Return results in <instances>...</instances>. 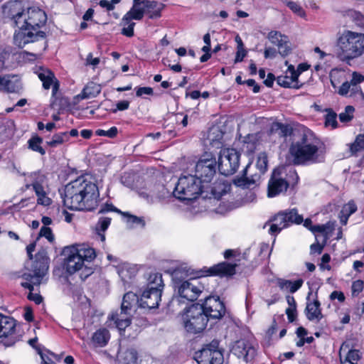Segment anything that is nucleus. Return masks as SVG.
I'll list each match as a JSON object with an SVG mask.
<instances>
[{
  "label": "nucleus",
  "instance_id": "1",
  "mask_svg": "<svg viewBox=\"0 0 364 364\" xmlns=\"http://www.w3.org/2000/svg\"><path fill=\"white\" fill-rule=\"evenodd\" d=\"M235 267L236 264L221 262L196 272L186 267H178L172 273L174 289L181 299L193 301L206 290L205 276H231L235 274Z\"/></svg>",
  "mask_w": 364,
  "mask_h": 364
},
{
  "label": "nucleus",
  "instance_id": "2",
  "mask_svg": "<svg viewBox=\"0 0 364 364\" xmlns=\"http://www.w3.org/2000/svg\"><path fill=\"white\" fill-rule=\"evenodd\" d=\"M98 198L96 184L81 176L66 185L63 203L70 210H92L97 207Z\"/></svg>",
  "mask_w": 364,
  "mask_h": 364
},
{
  "label": "nucleus",
  "instance_id": "3",
  "mask_svg": "<svg viewBox=\"0 0 364 364\" xmlns=\"http://www.w3.org/2000/svg\"><path fill=\"white\" fill-rule=\"evenodd\" d=\"M47 21L46 12L41 9L28 8L22 18L18 31L14 35V43L20 48L26 44L45 39L46 34L43 31H37L42 27Z\"/></svg>",
  "mask_w": 364,
  "mask_h": 364
},
{
  "label": "nucleus",
  "instance_id": "4",
  "mask_svg": "<svg viewBox=\"0 0 364 364\" xmlns=\"http://www.w3.org/2000/svg\"><path fill=\"white\" fill-rule=\"evenodd\" d=\"M289 153L294 159H314L323 158L326 153L325 144L312 133L304 134L299 140L292 142Z\"/></svg>",
  "mask_w": 364,
  "mask_h": 364
},
{
  "label": "nucleus",
  "instance_id": "5",
  "mask_svg": "<svg viewBox=\"0 0 364 364\" xmlns=\"http://www.w3.org/2000/svg\"><path fill=\"white\" fill-rule=\"evenodd\" d=\"M309 161H292L293 164L289 163L274 168L268 183L267 196L269 198L275 197L286 191L290 183L287 180V177L292 178V182L296 183L299 176L294 168V166L306 165Z\"/></svg>",
  "mask_w": 364,
  "mask_h": 364
},
{
  "label": "nucleus",
  "instance_id": "6",
  "mask_svg": "<svg viewBox=\"0 0 364 364\" xmlns=\"http://www.w3.org/2000/svg\"><path fill=\"white\" fill-rule=\"evenodd\" d=\"M338 56L343 60H350L364 53V33L345 30L337 41Z\"/></svg>",
  "mask_w": 364,
  "mask_h": 364
},
{
  "label": "nucleus",
  "instance_id": "7",
  "mask_svg": "<svg viewBox=\"0 0 364 364\" xmlns=\"http://www.w3.org/2000/svg\"><path fill=\"white\" fill-rule=\"evenodd\" d=\"M48 269L49 258L47 252L45 250H41L36 253L31 264H27L26 272L22 276L26 282H22L21 286L29 289L30 291H33V286H38L43 282Z\"/></svg>",
  "mask_w": 364,
  "mask_h": 364
},
{
  "label": "nucleus",
  "instance_id": "8",
  "mask_svg": "<svg viewBox=\"0 0 364 364\" xmlns=\"http://www.w3.org/2000/svg\"><path fill=\"white\" fill-rule=\"evenodd\" d=\"M203 188L201 180L196 176H183L179 178L173 194L181 201H192L200 195Z\"/></svg>",
  "mask_w": 364,
  "mask_h": 364
},
{
  "label": "nucleus",
  "instance_id": "9",
  "mask_svg": "<svg viewBox=\"0 0 364 364\" xmlns=\"http://www.w3.org/2000/svg\"><path fill=\"white\" fill-rule=\"evenodd\" d=\"M223 133L220 132L215 139L205 144L202 156L199 159H240V152L232 147H226L223 144Z\"/></svg>",
  "mask_w": 364,
  "mask_h": 364
},
{
  "label": "nucleus",
  "instance_id": "10",
  "mask_svg": "<svg viewBox=\"0 0 364 364\" xmlns=\"http://www.w3.org/2000/svg\"><path fill=\"white\" fill-rule=\"evenodd\" d=\"M181 320L185 330L191 333L203 331L208 323L206 314L199 304H195L185 309L181 314Z\"/></svg>",
  "mask_w": 364,
  "mask_h": 364
},
{
  "label": "nucleus",
  "instance_id": "11",
  "mask_svg": "<svg viewBox=\"0 0 364 364\" xmlns=\"http://www.w3.org/2000/svg\"><path fill=\"white\" fill-rule=\"evenodd\" d=\"M163 289L162 275L159 273L151 274L147 289L144 291L139 299L140 306L150 309L158 307Z\"/></svg>",
  "mask_w": 364,
  "mask_h": 364
},
{
  "label": "nucleus",
  "instance_id": "12",
  "mask_svg": "<svg viewBox=\"0 0 364 364\" xmlns=\"http://www.w3.org/2000/svg\"><path fill=\"white\" fill-rule=\"evenodd\" d=\"M272 222L269 232L272 235H277L282 230L287 228L292 223L300 224L303 222V218L299 215L296 209L282 211L275 215L267 224Z\"/></svg>",
  "mask_w": 364,
  "mask_h": 364
},
{
  "label": "nucleus",
  "instance_id": "13",
  "mask_svg": "<svg viewBox=\"0 0 364 364\" xmlns=\"http://www.w3.org/2000/svg\"><path fill=\"white\" fill-rule=\"evenodd\" d=\"M252 164V161L249 162L244 169L243 172L245 176L237 178L234 180L235 186L242 188H252L258 185L261 176L264 174L267 169V161H256L255 167L258 171L247 176Z\"/></svg>",
  "mask_w": 364,
  "mask_h": 364
},
{
  "label": "nucleus",
  "instance_id": "14",
  "mask_svg": "<svg viewBox=\"0 0 364 364\" xmlns=\"http://www.w3.org/2000/svg\"><path fill=\"white\" fill-rule=\"evenodd\" d=\"M0 338H9L7 346H12L20 340L21 334L16 328V321L9 316L1 314L0 316Z\"/></svg>",
  "mask_w": 364,
  "mask_h": 364
},
{
  "label": "nucleus",
  "instance_id": "15",
  "mask_svg": "<svg viewBox=\"0 0 364 364\" xmlns=\"http://www.w3.org/2000/svg\"><path fill=\"white\" fill-rule=\"evenodd\" d=\"M198 364H223V356L218 350V342L213 341L203 348L198 356Z\"/></svg>",
  "mask_w": 364,
  "mask_h": 364
},
{
  "label": "nucleus",
  "instance_id": "16",
  "mask_svg": "<svg viewBox=\"0 0 364 364\" xmlns=\"http://www.w3.org/2000/svg\"><path fill=\"white\" fill-rule=\"evenodd\" d=\"M200 305L206 314L208 320L209 318L219 319L225 312V306L218 297L208 296L205 298L203 304Z\"/></svg>",
  "mask_w": 364,
  "mask_h": 364
},
{
  "label": "nucleus",
  "instance_id": "17",
  "mask_svg": "<svg viewBox=\"0 0 364 364\" xmlns=\"http://www.w3.org/2000/svg\"><path fill=\"white\" fill-rule=\"evenodd\" d=\"M3 14L14 21L15 26L19 27L22 23V18L24 16V10L21 1L14 0L9 1L2 6Z\"/></svg>",
  "mask_w": 364,
  "mask_h": 364
},
{
  "label": "nucleus",
  "instance_id": "18",
  "mask_svg": "<svg viewBox=\"0 0 364 364\" xmlns=\"http://www.w3.org/2000/svg\"><path fill=\"white\" fill-rule=\"evenodd\" d=\"M217 161H198L195 166V175L201 183L211 181L216 172Z\"/></svg>",
  "mask_w": 364,
  "mask_h": 364
},
{
  "label": "nucleus",
  "instance_id": "19",
  "mask_svg": "<svg viewBox=\"0 0 364 364\" xmlns=\"http://www.w3.org/2000/svg\"><path fill=\"white\" fill-rule=\"evenodd\" d=\"M36 74L42 82L43 88L46 90L52 88L53 95H55L57 91L60 90V82L55 77V73L48 68L40 67Z\"/></svg>",
  "mask_w": 364,
  "mask_h": 364
},
{
  "label": "nucleus",
  "instance_id": "20",
  "mask_svg": "<svg viewBox=\"0 0 364 364\" xmlns=\"http://www.w3.org/2000/svg\"><path fill=\"white\" fill-rule=\"evenodd\" d=\"M232 350L238 358H242L247 363L252 360L256 355L255 348L246 340L236 341Z\"/></svg>",
  "mask_w": 364,
  "mask_h": 364
},
{
  "label": "nucleus",
  "instance_id": "21",
  "mask_svg": "<svg viewBox=\"0 0 364 364\" xmlns=\"http://www.w3.org/2000/svg\"><path fill=\"white\" fill-rule=\"evenodd\" d=\"M268 38L272 44L278 47V52L282 57L289 55L291 52L288 37L279 31H272L268 34Z\"/></svg>",
  "mask_w": 364,
  "mask_h": 364
},
{
  "label": "nucleus",
  "instance_id": "22",
  "mask_svg": "<svg viewBox=\"0 0 364 364\" xmlns=\"http://www.w3.org/2000/svg\"><path fill=\"white\" fill-rule=\"evenodd\" d=\"M63 252L66 256L65 268L67 272L72 274L82 270V267L85 266L84 260L80 257L78 255L73 252V251L70 250V247H65Z\"/></svg>",
  "mask_w": 364,
  "mask_h": 364
},
{
  "label": "nucleus",
  "instance_id": "23",
  "mask_svg": "<svg viewBox=\"0 0 364 364\" xmlns=\"http://www.w3.org/2000/svg\"><path fill=\"white\" fill-rule=\"evenodd\" d=\"M339 358L341 364L346 363L357 364V362L361 358V354L358 350L350 349L349 345L345 342L340 348Z\"/></svg>",
  "mask_w": 364,
  "mask_h": 364
},
{
  "label": "nucleus",
  "instance_id": "24",
  "mask_svg": "<svg viewBox=\"0 0 364 364\" xmlns=\"http://www.w3.org/2000/svg\"><path fill=\"white\" fill-rule=\"evenodd\" d=\"M143 6L149 19L160 18L162 16V11L166 7V4L154 0H144Z\"/></svg>",
  "mask_w": 364,
  "mask_h": 364
},
{
  "label": "nucleus",
  "instance_id": "25",
  "mask_svg": "<svg viewBox=\"0 0 364 364\" xmlns=\"http://www.w3.org/2000/svg\"><path fill=\"white\" fill-rule=\"evenodd\" d=\"M70 250L78 255L84 262H91L96 257V252L94 248L86 244H76L70 247Z\"/></svg>",
  "mask_w": 364,
  "mask_h": 364
},
{
  "label": "nucleus",
  "instance_id": "26",
  "mask_svg": "<svg viewBox=\"0 0 364 364\" xmlns=\"http://www.w3.org/2000/svg\"><path fill=\"white\" fill-rule=\"evenodd\" d=\"M320 305V302L317 299H314L313 301H307L305 314L309 321L316 320L318 321L323 318Z\"/></svg>",
  "mask_w": 364,
  "mask_h": 364
},
{
  "label": "nucleus",
  "instance_id": "27",
  "mask_svg": "<svg viewBox=\"0 0 364 364\" xmlns=\"http://www.w3.org/2000/svg\"><path fill=\"white\" fill-rule=\"evenodd\" d=\"M109 339V331L105 328H100L92 334V343L95 347H105Z\"/></svg>",
  "mask_w": 364,
  "mask_h": 364
},
{
  "label": "nucleus",
  "instance_id": "28",
  "mask_svg": "<svg viewBox=\"0 0 364 364\" xmlns=\"http://www.w3.org/2000/svg\"><path fill=\"white\" fill-rule=\"evenodd\" d=\"M117 273L124 283H127L136 275V269L134 265L124 262L117 266Z\"/></svg>",
  "mask_w": 364,
  "mask_h": 364
},
{
  "label": "nucleus",
  "instance_id": "29",
  "mask_svg": "<svg viewBox=\"0 0 364 364\" xmlns=\"http://www.w3.org/2000/svg\"><path fill=\"white\" fill-rule=\"evenodd\" d=\"M219 172L224 176H230L236 172L239 167V161H218Z\"/></svg>",
  "mask_w": 364,
  "mask_h": 364
},
{
  "label": "nucleus",
  "instance_id": "30",
  "mask_svg": "<svg viewBox=\"0 0 364 364\" xmlns=\"http://www.w3.org/2000/svg\"><path fill=\"white\" fill-rule=\"evenodd\" d=\"M146 14L145 8L132 6L131 9L123 16L122 22L124 25L129 23L132 20L140 21Z\"/></svg>",
  "mask_w": 364,
  "mask_h": 364
},
{
  "label": "nucleus",
  "instance_id": "31",
  "mask_svg": "<svg viewBox=\"0 0 364 364\" xmlns=\"http://www.w3.org/2000/svg\"><path fill=\"white\" fill-rule=\"evenodd\" d=\"M31 186L38 196V203L45 206L49 205L51 200L46 196L43 186L38 181H34Z\"/></svg>",
  "mask_w": 364,
  "mask_h": 364
},
{
  "label": "nucleus",
  "instance_id": "32",
  "mask_svg": "<svg viewBox=\"0 0 364 364\" xmlns=\"http://www.w3.org/2000/svg\"><path fill=\"white\" fill-rule=\"evenodd\" d=\"M69 104L68 98L63 96L60 90L57 91L55 95H53L51 92L50 97V107L51 108L57 110H62Z\"/></svg>",
  "mask_w": 364,
  "mask_h": 364
},
{
  "label": "nucleus",
  "instance_id": "33",
  "mask_svg": "<svg viewBox=\"0 0 364 364\" xmlns=\"http://www.w3.org/2000/svg\"><path fill=\"white\" fill-rule=\"evenodd\" d=\"M303 280L298 279L296 281H290L287 279H279L277 282L279 287L286 291L291 293L296 292L302 286Z\"/></svg>",
  "mask_w": 364,
  "mask_h": 364
},
{
  "label": "nucleus",
  "instance_id": "34",
  "mask_svg": "<svg viewBox=\"0 0 364 364\" xmlns=\"http://www.w3.org/2000/svg\"><path fill=\"white\" fill-rule=\"evenodd\" d=\"M137 358V352L134 348L121 351L119 355V360L122 364H136Z\"/></svg>",
  "mask_w": 364,
  "mask_h": 364
},
{
  "label": "nucleus",
  "instance_id": "35",
  "mask_svg": "<svg viewBox=\"0 0 364 364\" xmlns=\"http://www.w3.org/2000/svg\"><path fill=\"white\" fill-rule=\"evenodd\" d=\"M139 300L136 294L129 291L124 295L121 309L128 314V311L131 310L133 305H135Z\"/></svg>",
  "mask_w": 364,
  "mask_h": 364
},
{
  "label": "nucleus",
  "instance_id": "36",
  "mask_svg": "<svg viewBox=\"0 0 364 364\" xmlns=\"http://www.w3.org/2000/svg\"><path fill=\"white\" fill-rule=\"evenodd\" d=\"M127 315V314H125L124 311H122L121 309L119 315L112 314L109 317V318L112 321H114L115 325L119 331H124L125 328L131 323V321Z\"/></svg>",
  "mask_w": 364,
  "mask_h": 364
},
{
  "label": "nucleus",
  "instance_id": "37",
  "mask_svg": "<svg viewBox=\"0 0 364 364\" xmlns=\"http://www.w3.org/2000/svg\"><path fill=\"white\" fill-rule=\"evenodd\" d=\"M101 92L100 85L92 81L89 82L82 91L83 98L95 97Z\"/></svg>",
  "mask_w": 364,
  "mask_h": 364
},
{
  "label": "nucleus",
  "instance_id": "38",
  "mask_svg": "<svg viewBox=\"0 0 364 364\" xmlns=\"http://www.w3.org/2000/svg\"><path fill=\"white\" fill-rule=\"evenodd\" d=\"M336 222L328 221L323 225H317L314 230H316V232L321 233L326 239H328L335 230Z\"/></svg>",
  "mask_w": 364,
  "mask_h": 364
},
{
  "label": "nucleus",
  "instance_id": "39",
  "mask_svg": "<svg viewBox=\"0 0 364 364\" xmlns=\"http://www.w3.org/2000/svg\"><path fill=\"white\" fill-rule=\"evenodd\" d=\"M277 82L279 86L285 88L299 89L303 85L302 83L299 84V82H296V83L293 84L288 75L278 76L277 78Z\"/></svg>",
  "mask_w": 364,
  "mask_h": 364
},
{
  "label": "nucleus",
  "instance_id": "40",
  "mask_svg": "<svg viewBox=\"0 0 364 364\" xmlns=\"http://www.w3.org/2000/svg\"><path fill=\"white\" fill-rule=\"evenodd\" d=\"M67 141H68V134L63 132L53 134L51 139L46 141V144L50 147H56Z\"/></svg>",
  "mask_w": 364,
  "mask_h": 364
},
{
  "label": "nucleus",
  "instance_id": "41",
  "mask_svg": "<svg viewBox=\"0 0 364 364\" xmlns=\"http://www.w3.org/2000/svg\"><path fill=\"white\" fill-rule=\"evenodd\" d=\"M350 152L351 155H355L358 151L364 150V134H358L355 141L350 145Z\"/></svg>",
  "mask_w": 364,
  "mask_h": 364
},
{
  "label": "nucleus",
  "instance_id": "42",
  "mask_svg": "<svg viewBox=\"0 0 364 364\" xmlns=\"http://www.w3.org/2000/svg\"><path fill=\"white\" fill-rule=\"evenodd\" d=\"M326 114L325 115V126H331L333 129L337 128V114L331 108L326 109Z\"/></svg>",
  "mask_w": 364,
  "mask_h": 364
},
{
  "label": "nucleus",
  "instance_id": "43",
  "mask_svg": "<svg viewBox=\"0 0 364 364\" xmlns=\"http://www.w3.org/2000/svg\"><path fill=\"white\" fill-rule=\"evenodd\" d=\"M13 48L9 46H0V67L4 68L5 63L7 61L11 55H14Z\"/></svg>",
  "mask_w": 364,
  "mask_h": 364
},
{
  "label": "nucleus",
  "instance_id": "44",
  "mask_svg": "<svg viewBox=\"0 0 364 364\" xmlns=\"http://www.w3.org/2000/svg\"><path fill=\"white\" fill-rule=\"evenodd\" d=\"M43 139L38 136H33L28 140L29 147L34 151L39 152L41 154H45V150L41 146Z\"/></svg>",
  "mask_w": 364,
  "mask_h": 364
},
{
  "label": "nucleus",
  "instance_id": "45",
  "mask_svg": "<svg viewBox=\"0 0 364 364\" xmlns=\"http://www.w3.org/2000/svg\"><path fill=\"white\" fill-rule=\"evenodd\" d=\"M355 109L351 105H348L345 108V112L339 114V119L341 122L346 123L350 122L353 118V113Z\"/></svg>",
  "mask_w": 364,
  "mask_h": 364
},
{
  "label": "nucleus",
  "instance_id": "46",
  "mask_svg": "<svg viewBox=\"0 0 364 364\" xmlns=\"http://www.w3.org/2000/svg\"><path fill=\"white\" fill-rule=\"evenodd\" d=\"M286 4L292 12L299 16L304 17L306 16V12L304 9L296 2L289 1H287Z\"/></svg>",
  "mask_w": 364,
  "mask_h": 364
},
{
  "label": "nucleus",
  "instance_id": "47",
  "mask_svg": "<svg viewBox=\"0 0 364 364\" xmlns=\"http://www.w3.org/2000/svg\"><path fill=\"white\" fill-rule=\"evenodd\" d=\"M124 215L127 217V222L131 225H138L141 228H144L146 225V223L142 217H137L134 215H131L128 213H124Z\"/></svg>",
  "mask_w": 364,
  "mask_h": 364
},
{
  "label": "nucleus",
  "instance_id": "48",
  "mask_svg": "<svg viewBox=\"0 0 364 364\" xmlns=\"http://www.w3.org/2000/svg\"><path fill=\"white\" fill-rule=\"evenodd\" d=\"M111 223V218L107 217H102L100 218L97 223L95 225V230L97 232L99 231H102L105 232V231L108 228Z\"/></svg>",
  "mask_w": 364,
  "mask_h": 364
},
{
  "label": "nucleus",
  "instance_id": "49",
  "mask_svg": "<svg viewBox=\"0 0 364 364\" xmlns=\"http://www.w3.org/2000/svg\"><path fill=\"white\" fill-rule=\"evenodd\" d=\"M11 84V80L9 75L0 76V91L3 90L6 92H13V90L10 88Z\"/></svg>",
  "mask_w": 364,
  "mask_h": 364
},
{
  "label": "nucleus",
  "instance_id": "50",
  "mask_svg": "<svg viewBox=\"0 0 364 364\" xmlns=\"http://www.w3.org/2000/svg\"><path fill=\"white\" fill-rule=\"evenodd\" d=\"M357 210V205L354 201L350 200L348 203L343 205L341 213L347 215V217H350Z\"/></svg>",
  "mask_w": 364,
  "mask_h": 364
},
{
  "label": "nucleus",
  "instance_id": "51",
  "mask_svg": "<svg viewBox=\"0 0 364 364\" xmlns=\"http://www.w3.org/2000/svg\"><path fill=\"white\" fill-rule=\"evenodd\" d=\"M39 235L46 237L50 242H53L55 240L52 230L48 227H42Z\"/></svg>",
  "mask_w": 364,
  "mask_h": 364
},
{
  "label": "nucleus",
  "instance_id": "52",
  "mask_svg": "<svg viewBox=\"0 0 364 364\" xmlns=\"http://www.w3.org/2000/svg\"><path fill=\"white\" fill-rule=\"evenodd\" d=\"M127 27H124L122 29L121 33L127 37L131 38L134 35V28L135 26L134 22L129 21V23H127Z\"/></svg>",
  "mask_w": 364,
  "mask_h": 364
},
{
  "label": "nucleus",
  "instance_id": "53",
  "mask_svg": "<svg viewBox=\"0 0 364 364\" xmlns=\"http://www.w3.org/2000/svg\"><path fill=\"white\" fill-rule=\"evenodd\" d=\"M363 289V282L362 280H356L352 284V294L353 296H358Z\"/></svg>",
  "mask_w": 364,
  "mask_h": 364
},
{
  "label": "nucleus",
  "instance_id": "54",
  "mask_svg": "<svg viewBox=\"0 0 364 364\" xmlns=\"http://www.w3.org/2000/svg\"><path fill=\"white\" fill-rule=\"evenodd\" d=\"M130 102L128 100L119 101L116 104V108L111 109L112 113H116L117 111H124L129 109Z\"/></svg>",
  "mask_w": 364,
  "mask_h": 364
},
{
  "label": "nucleus",
  "instance_id": "55",
  "mask_svg": "<svg viewBox=\"0 0 364 364\" xmlns=\"http://www.w3.org/2000/svg\"><path fill=\"white\" fill-rule=\"evenodd\" d=\"M136 95L137 97H141L143 95H152L154 90L150 87H139L135 88Z\"/></svg>",
  "mask_w": 364,
  "mask_h": 364
},
{
  "label": "nucleus",
  "instance_id": "56",
  "mask_svg": "<svg viewBox=\"0 0 364 364\" xmlns=\"http://www.w3.org/2000/svg\"><path fill=\"white\" fill-rule=\"evenodd\" d=\"M364 81V76L358 73L353 72L352 74V79L350 80V83L353 86H356L357 85L363 82Z\"/></svg>",
  "mask_w": 364,
  "mask_h": 364
},
{
  "label": "nucleus",
  "instance_id": "57",
  "mask_svg": "<svg viewBox=\"0 0 364 364\" xmlns=\"http://www.w3.org/2000/svg\"><path fill=\"white\" fill-rule=\"evenodd\" d=\"M19 58L23 60L33 61L36 59V55L26 50H23L18 53Z\"/></svg>",
  "mask_w": 364,
  "mask_h": 364
},
{
  "label": "nucleus",
  "instance_id": "58",
  "mask_svg": "<svg viewBox=\"0 0 364 364\" xmlns=\"http://www.w3.org/2000/svg\"><path fill=\"white\" fill-rule=\"evenodd\" d=\"M100 63V58H94L92 53H89L86 57V65H92L93 68H95Z\"/></svg>",
  "mask_w": 364,
  "mask_h": 364
},
{
  "label": "nucleus",
  "instance_id": "59",
  "mask_svg": "<svg viewBox=\"0 0 364 364\" xmlns=\"http://www.w3.org/2000/svg\"><path fill=\"white\" fill-rule=\"evenodd\" d=\"M247 51L245 48H241V49L237 48L236 55L235 58V63L242 62L245 57L247 55Z\"/></svg>",
  "mask_w": 364,
  "mask_h": 364
},
{
  "label": "nucleus",
  "instance_id": "60",
  "mask_svg": "<svg viewBox=\"0 0 364 364\" xmlns=\"http://www.w3.org/2000/svg\"><path fill=\"white\" fill-rule=\"evenodd\" d=\"M350 85H352L350 82L348 81L343 82L340 86L338 93L342 96L346 95L349 92Z\"/></svg>",
  "mask_w": 364,
  "mask_h": 364
},
{
  "label": "nucleus",
  "instance_id": "61",
  "mask_svg": "<svg viewBox=\"0 0 364 364\" xmlns=\"http://www.w3.org/2000/svg\"><path fill=\"white\" fill-rule=\"evenodd\" d=\"M288 71L290 73L291 76H289L290 80L293 82V84L296 83V82H299L298 78L300 73H297V70L294 69V67L292 65H290L288 67Z\"/></svg>",
  "mask_w": 364,
  "mask_h": 364
},
{
  "label": "nucleus",
  "instance_id": "62",
  "mask_svg": "<svg viewBox=\"0 0 364 364\" xmlns=\"http://www.w3.org/2000/svg\"><path fill=\"white\" fill-rule=\"evenodd\" d=\"M286 314L289 322H293L296 316V307H288L286 309Z\"/></svg>",
  "mask_w": 364,
  "mask_h": 364
},
{
  "label": "nucleus",
  "instance_id": "63",
  "mask_svg": "<svg viewBox=\"0 0 364 364\" xmlns=\"http://www.w3.org/2000/svg\"><path fill=\"white\" fill-rule=\"evenodd\" d=\"M201 50L205 53L200 56V61L201 63L207 62L211 58V50H208V47H203Z\"/></svg>",
  "mask_w": 364,
  "mask_h": 364
},
{
  "label": "nucleus",
  "instance_id": "64",
  "mask_svg": "<svg viewBox=\"0 0 364 364\" xmlns=\"http://www.w3.org/2000/svg\"><path fill=\"white\" fill-rule=\"evenodd\" d=\"M93 272L92 268L87 267L86 265H85L82 270L80 271V277L84 280L88 276L92 274Z\"/></svg>",
  "mask_w": 364,
  "mask_h": 364
}]
</instances>
